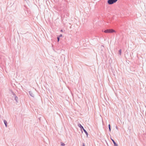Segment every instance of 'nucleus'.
<instances>
[{
    "instance_id": "f257e3e1",
    "label": "nucleus",
    "mask_w": 146,
    "mask_h": 146,
    "mask_svg": "<svg viewBox=\"0 0 146 146\" xmlns=\"http://www.w3.org/2000/svg\"><path fill=\"white\" fill-rule=\"evenodd\" d=\"M116 31L113 29H108L104 30V32L106 33H115Z\"/></svg>"
},
{
    "instance_id": "f03ea898",
    "label": "nucleus",
    "mask_w": 146,
    "mask_h": 146,
    "mask_svg": "<svg viewBox=\"0 0 146 146\" xmlns=\"http://www.w3.org/2000/svg\"><path fill=\"white\" fill-rule=\"evenodd\" d=\"M117 0H108V3L109 4H112L117 1Z\"/></svg>"
},
{
    "instance_id": "7ed1b4c3",
    "label": "nucleus",
    "mask_w": 146,
    "mask_h": 146,
    "mask_svg": "<svg viewBox=\"0 0 146 146\" xmlns=\"http://www.w3.org/2000/svg\"><path fill=\"white\" fill-rule=\"evenodd\" d=\"M10 91L11 92V93L14 96V97H15V99L16 101V102H17V100L18 99V97L16 96V95L11 90H10Z\"/></svg>"
},
{
    "instance_id": "20e7f679",
    "label": "nucleus",
    "mask_w": 146,
    "mask_h": 146,
    "mask_svg": "<svg viewBox=\"0 0 146 146\" xmlns=\"http://www.w3.org/2000/svg\"><path fill=\"white\" fill-rule=\"evenodd\" d=\"M3 121H4V122L5 125V126L6 127H7V121L5 120H4Z\"/></svg>"
},
{
    "instance_id": "39448f33",
    "label": "nucleus",
    "mask_w": 146,
    "mask_h": 146,
    "mask_svg": "<svg viewBox=\"0 0 146 146\" xmlns=\"http://www.w3.org/2000/svg\"><path fill=\"white\" fill-rule=\"evenodd\" d=\"M111 140L113 142L115 146H118V145L115 143V141L113 139H111Z\"/></svg>"
},
{
    "instance_id": "423d86ee",
    "label": "nucleus",
    "mask_w": 146,
    "mask_h": 146,
    "mask_svg": "<svg viewBox=\"0 0 146 146\" xmlns=\"http://www.w3.org/2000/svg\"><path fill=\"white\" fill-rule=\"evenodd\" d=\"M83 130L84 131V132H85V133L87 135H88V133L84 129H83Z\"/></svg>"
},
{
    "instance_id": "0eeeda50",
    "label": "nucleus",
    "mask_w": 146,
    "mask_h": 146,
    "mask_svg": "<svg viewBox=\"0 0 146 146\" xmlns=\"http://www.w3.org/2000/svg\"><path fill=\"white\" fill-rule=\"evenodd\" d=\"M79 125H80V127L81 128H82V129H84V128H83V127L80 124H79Z\"/></svg>"
},
{
    "instance_id": "6e6552de",
    "label": "nucleus",
    "mask_w": 146,
    "mask_h": 146,
    "mask_svg": "<svg viewBox=\"0 0 146 146\" xmlns=\"http://www.w3.org/2000/svg\"><path fill=\"white\" fill-rule=\"evenodd\" d=\"M109 128L110 131H111V128H110V124L109 125Z\"/></svg>"
},
{
    "instance_id": "1a4fd4ad",
    "label": "nucleus",
    "mask_w": 146,
    "mask_h": 146,
    "mask_svg": "<svg viewBox=\"0 0 146 146\" xmlns=\"http://www.w3.org/2000/svg\"><path fill=\"white\" fill-rule=\"evenodd\" d=\"M57 39H58V42L59 40V37H57Z\"/></svg>"
},
{
    "instance_id": "9d476101",
    "label": "nucleus",
    "mask_w": 146,
    "mask_h": 146,
    "mask_svg": "<svg viewBox=\"0 0 146 146\" xmlns=\"http://www.w3.org/2000/svg\"><path fill=\"white\" fill-rule=\"evenodd\" d=\"M61 145L62 146H64L65 145V144L64 143H62Z\"/></svg>"
},
{
    "instance_id": "9b49d317",
    "label": "nucleus",
    "mask_w": 146,
    "mask_h": 146,
    "mask_svg": "<svg viewBox=\"0 0 146 146\" xmlns=\"http://www.w3.org/2000/svg\"><path fill=\"white\" fill-rule=\"evenodd\" d=\"M119 52L120 54H121V50H119Z\"/></svg>"
},
{
    "instance_id": "f8f14e48",
    "label": "nucleus",
    "mask_w": 146,
    "mask_h": 146,
    "mask_svg": "<svg viewBox=\"0 0 146 146\" xmlns=\"http://www.w3.org/2000/svg\"><path fill=\"white\" fill-rule=\"evenodd\" d=\"M62 34H60V36H59V37H62Z\"/></svg>"
},
{
    "instance_id": "ddd939ff",
    "label": "nucleus",
    "mask_w": 146,
    "mask_h": 146,
    "mask_svg": "<svg viewBox=\"0 0 146 146\" xmlns=\"http://www.w3.org/2000/svg\"><path fill=\"white\" fill-rule=\"evenodd\" d=\"M82 146H85V144H84V143H83Z\"/></svg>"
},
{
    "instance_id": "4468645a",
    "label": "nucleus",
    "mask_w": 146,
    "mask_h": 146,
    "mask_svg": "<svg viewBox=\"0 0 146 146\" xmlns=\"http://www.w3.org/2000/svg\"><path fill=\"white\" fill-rule=\"evenodd\" d=\"M60 31L61 32H63V30H61Z\"/></svg>"
},
{
    "instance_id": "2eb2a0df",
    "label": "nucleus",
    "mask_w": 146,
    "mask_h": 146,
    "mask_svg": "<svg viewBox=\"0 0 146 146\" xmlns=\"http://www.w3.org/2000/svg\"><path fill=\"white\" fill-rule=\"evenodd\" d=\"M31 96H33V95H32L31 94Z\"/></svg>"
}]
</instances>
